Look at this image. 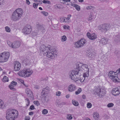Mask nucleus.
I'll list each match as a JSON object with an SVG mask.
<instances>
[{
    "label": "nucleus",
    "mask_w": 120,
    "mask_h": 120,
    "mask_svg": "<svg viewBox=\"0 0 120 120\" xmlns=\"http://www.w3.org/2000/svg\"><path fill=\"white\" fill-rule=\"evenodd\" d=\"M82 66V64L77 63L76 64V69L70 71L69 74L72 80L74 81H77L79 79L81 75V68Z\"/></svg>",
    "instance_id": "nucleus-1"
},
{
    "label": "nucleus",
    "mask_w": 120,
    "mask_h": 120,
    "mask_svg": "<svg viewBox=\"0 0 120 120\" xmlns=\"http://www.w3.org/2000/svg\"><path fill=\"white\" fill-rule=\"evenodd\" d=\"M18 112L15 109H9L6 112V118L7 120H15L18 117Z\"/></svg>",
    "instance_id": "nucleus-2"
},
{
    "label": "nucleus",
    "mask_w": 120,
    "mask_h": 120,
    "mask_svg": "<svg viewBox=\"0 0 120 120\" xmlns=\"http://www.w3.org/2000/svg\"><path fill=\"white\" fill-rule=\"evenodd\" d=\"M23 13L22 9L19 8L16 9L13 13L11 17V19L14 21L18 20L22 17Z\"/></svg>",
    "instance_id": "nucleus-3"
},
{
    "label": "nucleus",
    "mask_w": 120,
    "mask_h": 120,
    "mask_svg": "<svg viewBox=\"0 0 120 120\" xmlns=\"http://www.w3.org/2000/svg\"><path fill=\"white\" fill-rule=\"evenodd\" d=\"M33 73V71L30 69L24 68L22 71H20L18 74L22 77H29Z\"/></svg>",
    "instance_id": "nucleus-4"
},
{
    "label": "nucleus",
    "mask_w": 120,
    "mask_h": 120,
    "mask_svg": "<svg viewBox=\"0 0 120 120\" xmlns=\"http://www.w3.org/2000/svg\"><path fill=\"white\" fill-rule=\"evenodd\" d=\"M9 56V53L3 52L1 53L0 54V62H4L7 61Z\"/></svg>",
    "instance_id": "nucleus-5"
},
{
    "label": "nucleus",
    "mask_w": 120,
    "mask_h": 120,
    "mask_svg": "<svg viewBox=\"0 0 120 120\" xmlns=\"http://www.w3.org/2000/svg\"><path fill=\"white\" fill-rule=\"evenodd\" d=\"M57 50L54 49H52V51H47V56L49 58L51 59H54L55 57L56 56L57 54Z\"/></svg>",
    "instance_id": "nucleus-6"
},
{
    "label": "nucleus",
    "mask_w": 120,
    "mask_h": 120,
    "mask_svg": "<svg viewBox=\"0 0 120 120\" xmlns=\"http://www.w3.org/2000/svg\"><path fill=\"white\" fill-rule=\"evenodd\" d=\"M110 28L109 25L106 24H101L98 26V29L99 30L102 32L105 33L109 30Z\"/></svg>",
    "instance_id": "nucleus-7"
},
{
    "label": "nucleus",
    "mask_w": 120,
    "mask_h": 120,
    "mask_svg": "<svg viewBox=\"0 0 120 120\" xmlns=\"http://www.w3.org/2000/svg\"><path fill=\"white\" fill-rule=\"evenodd\" d=\"M7 43L10 47L15 49L18 48L21 45V42L19 41H15L12 43L9 41H8Z\"/></svg>",
    "instance_id": "nucleus-8"
},
{
    "label": "nucleus",
    "mask_w": 120,
    "mask_h": 120,
    "mask_svg": "<svg viewBox=\"0 0 120 120\" xmlns=\"http://www.w3.org/2000/svg\"><path fill=\"white\" fill-rule=\"evenodd\" d=\"M86 42L85 39H82L75 43V47L78 48L81 47L83 46Z\"/></svg>",
    "instance_id": "nucleus-9"
},
{
    "label": "nucleus",
    "mask_w": 120,
    "mask_h": 120,
    "mask_svg": "<svg viewBox=\"0 0 120 120\" xmlns=\"http://www.w3.org/2000/svg\"><path fill=\"white\" fill-rule=\"evenodd\" d=\"M94 91L97 94L100 95H103L105 93V90L103 89H101L100 87L97 86L95 87L94 90Z\"/></svg>",
    "instance_id": "nucleus-10"
},
{
    "label": "nucleus",
    "mask_w": 120,
    "mask_h": 120,
    "mask_svg": "<svg viewBox=\"0 0 120 120\" xmlns=\"http://www.w3.org/2000/svg\"><path fill=\"white\" fill-rule=\"evenodd\" d=\"M86 69V73H84L83 75V77L84 78V80L86 77H87L89 76V69L88 68V66L86 64H82V68H81V71H82L83 70Z\"/></svg>",
    "instance_id": "nucleus-11"
},
{
    "label": "nucleus",
    "mask_w": 120,
    "mask_h": 120,
    "mask_svg": "<svg viewBox=\"0 0 120 120\" xmlns=\"http://www.w3.org/2000/svg\"><path fill=\"white\" fill-rule=\"evenodd\" d=\"M116 72H114L113 71H110L108 74V76L112 79L113 81L116 82Z\"/></svg>",
    "instance_id": "nucleus-12"
},
{
    "label": "nucleus",
    "mask_w": 120,
    "mask_h": 120,
    "mask_svg": "<svg viewBox=\"0 0 120 120\" xmlns=\"http://www.w3.org/2000/svg\"><path fill=\"white\" fill-rule=\"evenodd\" d=\"M31 31V29L30 27L25 26L22 30V31L23 33L25 35L30 34Z\"/></svg>",
    "instance_id": "nucleus-13"
},
{
    "label": "nucleus",
    "mask_w": 120,
    "mask_h": 120,
    "mask_svg": "<svg viewBox=\"0 0 120 120\" xmlns=\"http://www.w3.org/2000/svg\"><path fill=\"white\" fill-rule=\"evenodd\" d=\"M112 94L115 96L118 95L120 93V87L113 88L112 92Z\"/></svg>",
    "instance_id": "nucleus-14"
},
{
    "label": "nucleus",
    "mask_w": 120,
    "mask_h": 120,
    "mask_svg": "<svg viewBox=\"0 0 120 120\" xmlns=\"http://www.w3.org/2000/svg\"><path fill=\"white\" fill-rule=\"evenodd\" d=\"M14 70L15 71H19L20 69L21 64L18 61H15L14 62Z\"/></svg>",
    "instance_id": "nucleus-15"
},
{
    "label": "nucleus",
    "mask_w": 120,
    "mask_h": 120,
    "mask_svg": "<svg viewBox=\"0 0 120 120\" xmlns=\"http://www.w3.org/2000/svg\"><path fill=\"white\" fill-rule=\"evenodd\" d=\"M86 35L89 39L91 40H94L97 37V35L95 33H93L91 34L89 33H88Z\"/></svg>",
    "instance_id": "nucleus-16"
},
{
    "label": "nucleus",
    "mask_w": 120,
    "mask_h": 120,
    "mask_svg": "<svg viewBox=\"0 0 120 120\" xmlns=\"http://www.w3.org/2000/svg\"><path fill=\"white\" fill-rule=\"evenodd\" d=\"M36 26L39 30H41L42 32L43 31L44 32L45 31V29L43 24H40L38 22H37L36 23Z\"/></svg>",
    "instance_id": "nucleus-17"
},
{
    "label": "nucleus",
    "mask_w": 120,
    "mask_h": 120,
    "mask_svg": "<svg viewBox=\"0 0 120 120\" xmlns=\"http://www.w3.org/2000/svg\"><path fill=\"white\" fill-rule=\"evenodd\" d=\"M46 48L47 47L43 45L41 46L40 48V51L42 52L44 55L47 52Z\"/></svg>",
    "instance_id": "nucleus-18"
},
{
    "label": "nucleus",
    "mask_w": 120,
    "mask_h": 120,
    "mask_svg": "<svg viewBox=\"0 0 120 120\" xmlns=\"http://www.w3.org/2000/svg\"><path fill=\"white\" fill-rule=\"evenodd\" d=\"M116 82H120V68H119L116 71Z\"/></svg>",
    "instance_id": "nucleus-19"
},
{
    "label": "nucleus",
    "mask_w": 120,
    "mask_h": 120,
    "mask_svg": "<svg viewBox=\"0 0 120 120\" xmlns=\"http://www.w3.org/2000/svg\"><path fill=\"white\" fill-rule=\"evenodd\" d=\"M25 92L27 96L30 97H32L33 94L31 91L29 89L27 88L25 90Z\"/></svg>",
    "instance_id": "nucleus-20"
},
{
    "label": "nucleus",
    "mask_w": 120,
    "mask_h": 120,
    "mask_svg": "<svg viewBox=\"0 0 120 120\" xmlns=\"http://www.w3.org/2000/svg\"><path fill=\"white\" fill-rule=\"evenodd\" d=\"M108 41V39L105 38L103 37L101 38L99 41V42L100 43L103 45H104L107 43Z\"/></svg>",
    "instance_id": "nucleus-21"
},
{
    "label": "nucleus",
    "mask_w": 120,
    "mask_h": 120,
    "mask_svg": "<svg viewBox=\"0 0 120 120\" xmlns=\"http://www.w3.org/2000/svg\"><path fill=\"white\" fill-rule=\"evenodd\" d=\"M76 89L75 86L73 84L70 85L68 87V89L69 91L72 92L75 90Z\"/></svg>",
    "instance_id": "nucleus-22"
},
{
    "label": "nucleus",
    "mask_w": 120,
    "mask_h": 120,
    "mask_svg": "<svg viewBox=\"0 0 120 120\" xmlns=\"http://www.w3.org/2000/svg\"><path fill=\"white\" fill-rule=\"evenodd\" d=\"M95 16L94 15L93 13L92 12H90V14L89 15V16L88 18V20L89 21H90L92 20L93 19L95 18Z\"/></svg>",
    "instance_id": "nucleus-23"
},
{
    "label": "nucleus",
    "mask_w": 120,
    "mask_h": 120,
    "mask_svg": "<svg viewBox=\"0 0 120 120\" xmlns=\"http://www.w3.org/2000/svg\"><path fill=\"white\" fill-rule=\"evenodd\" d=\"M71 5L75 8V9L78 11H79L80 9V7L78 5L73 3H71Z\"/></svg>",
    "instance_id": "nucleus-24"
},
{
    "label": "nucleus",
    "mask_w": 120,
    "mask_h": 120,
    "mask_svg": "<svg viewBox=\"0 0 120 120\" xmlns=\"http://www.w3.org/2000/svg\"><path fill=\"white\" fill-rule=\"evenodd\" d=\"M50 90V88L48 86H46L45 88H44L42 90V92H41L42 94H44L45 93H47L48 91H46V90L49 91Z\"/></svg>",
    "instance_id": "nucleus-25"
},
{
    "label": "nucleus",
    "mask_w": 120,
    "mask_h": 120,
    "mask_svg": "<svg viewBox=\"0 0 120 120\" xmlns=\"http://www.w3.org/2000/svg\"><path fill=\"white\" fill-rule=\"evenodd\" d=\"M88 56L89 57L91 58V59H93L95 57V56L93 53L90 52L88 54Z\"/></svg>",
    "instance_id": "nucleus-26"
},
{
    "label": "nucleus",
    "mask_w": 120,
    "mask_h": 120,
    "mask_svg": "<svg viewBox=\"0 0 120 120\" xmlns=\"http://www.w3.org/2000/svg\"><path fill=\"white\" fill-rule=\"evenodd\" d=\"M99 116V114L97 112H95L93 115L94 118L95 119H96Z\"/></svg>",
    "instance_id": "nucleus-27"
},
{
    "label": "nucleus",
    "mask_w": 120,
    "mask_h": 120,
    "mask_svg": "<svg viewBox=\"0 0 120 120\" xmlns=\"http://www.w3.org/2000/svg\"><path fill=\"white\" fill-rule=\"evenodd\" d=\"M86 8L87 10H93L95 8L93 6H87L86 7Z\"/></svg>",
    "instance_id": "nucleus-28"
},
{
    "label": "nucleus",
    "mask_w": 120,
    "mask_h": 120,
    "mask_svg": "<svg viewBox=\"0 0 120 120\" xmlns=\"http://www.w3.org/2000/svg\"><path fill=\"white\" fill-rule=\"evenodd\" d=\"M2 81L3 82H8V78L6 76H4L3 79Z\"/></svg>",
    "instance_id": "nucleus-29"
},
{
    "label": "nucleus",
    "mask_w": 120,
    "mask_h": 120,
    "mask_svg": "<svg viewBox=\"0 0 120 120\" xmlns=\"http://www.w3.org/2000/svg\"><path fill=\"white\" fill-rule=\"evenodd\" d=\"M14 86L13 85H12L11 84H10L9 86V87L10 88V89L13 91H15L16 90V89L14 88Z\"/></svg>",
    "instance_id": "nucleus-30"
},
{
    "label": "nucleus",
    "mask_w": 120,
    "mask_h": 120,
    "mask_svg": "<svg viewBox=\"0 0 120 120\" xmlns=\"http://www.w3.org/2000/svg\"><path fill=\"white\" fill-rule=\"evenodd\" d=\"M72 102L73 104L75 106H78V105L79 104L77 101L72 100Z\"/></svg>",
    "instance_id": "nucleus-31"
},
{
    "label": "nucleus",
    "mask_w": 120,
    "mask_h": 120,
    "mask_svg": "<svg viewBox=\"0 0 120 120\" xmlns=\"http://www.w3.org/2000/svg\"><path fill=\"white\" fill-rule=\"evenodd\" d=\"M67 38L66 36L64 35L61 37V41H66Z\"/></svg>",
    "instance_id": "nucleus-32"
},
{
    "label": "nucleus",
    "mask_w": 120,
    "mask_h": 120,
    "mask_svg": "<svg viewBox=\"0 0 120 120\" xmlns=\"http://www.w3.org/2000/svg\"><path fill=\"white\" fill-rule=\"evenodd\" d=\"M60 21L62 22H66L67 21H65V17H62L60 19Z\"/></svg>",
    "instance_id": "nucleus-33"
},
{
    "label": "nucleus",
    "mask_w": 120,
    "mask_h": 120,
    "mask_svg": "<svg viewBox=\"0 0 120 120\" xmlns=\"http://www.w3.org/2000/svg\"><path fill=\"white\" fill-rule=\"evenodd\" d=\"M82 91V90L80 88H79L75 92V94L78 95Z\"/></svg>",
    "instance_id": "nucleus-34"
},
{
    "label": "nucleus",
    "mask_w": 120,
    "mask_h": 120,
    "mask_svg": "<svg viewBox=\"0 0 120 120\" xmlns=\"http://www.w3.org/2000/svg\"><path fill=\"white\" fill-rule=\"evenodd\" d=\"M38 31H34V32H33L32 33V34L33 36H35L36 35L38 34Z\"/></svg>",
    "instance_id": "nucleus-35"
},
{
    "label": "nucleus",
    "mask_w": 120,
    "mask_h": 120,
    "mask_svg": "<svg viewBox=\"0 0 120 120\" xmlns=\"http://www.w3.org/2000/svg\"><path fill=\"white\" fill-rule=\"evenodd\" d=\"M67 119L69 120H71L72 118V117L71 115L70 114L67 115Z\"/></svg>",
    "instance_id": "nucleus-36"
},
{
    "label": "nucleus",
    "mask_w": 120,
    "mask_h": 120,
    "mask_svg": "<svg viewBox=\"0 0 120 120\" xmlns=\"http://www.w3.org/2000/svg\"><path fill=\"white\" fill-rule=\"evenodd\" d=\"M27 103L26 104V105L27 106H28L30 103V101L29 99L28 98H26L25 99Z\"/></svg>",
    "instance_id": "nucleus-37"
},
{
    "label": "nucleus",
    "mask_w": 120,
    "mask_h": 120,
    "mask_svg": "<svg viewBox=\"0 0 120 120\" xmlns=\"http://www.w3.org/2000/svg\"><path fill=\"white\" fill-rule=\"evenodd\" d=\"M5 30L7 32H9L10 31V29L9 27L8 26H6L5 27Z\"/></svg>",
    "instance_id": "nucleus-38"
},
{
    "label": "nucleus",
    "mask_w": 120,
    "mask_h": 120,
    "mask_svg": "<svg viewBox=\"0 0 120 120\" xmlns=\"http://www.w3.org/2000/svg\"><path fill=\"white\" fill-rule=\"evenodd\" d=\"M48 110L45 109H44L42 111V114L44 115L48 113Z\"/></svg>",
    "instance_id": "nucleus-39"
},
{
    "label": "nucleus",
    "mask_w": 120,
    "mask_h": 120,
    "mask_svg": "<svg viewBox=\"0 0 120 120\" xmlns=\"http://www.w3.org/2000/svg\"><path fill=\"white\" fill-rule=\"evenodd\" d=\"M17 82L15 81H12L10 83V84H11L12 85H13L14 86H15L17 85Z\"/></svg>",
    "instance_id": "nucleus-40"
},
{
    "label": "nucleus",
    "mask_w": 120,
    "mask_h": 120,
    "mask_svg": "<svg viewBox=\"0 0 120 120\" xmlns=\"http://www.w3.org/2000/svg\"><path fill=\"white\" fill-rule=\"evenodd\" d=\"M114 105V104L112 103H110L108 104L107 105L108 107L110 108L113 107Z\"/></svg>",
    "instance_id": "nucleus-41"
},
{
    "label": "nucleus",
    "mask_w": 120,
    "mask_h": 120,
    "mask_svg": "<svg viewBox=\"0 0 120 120\" xmlns=\"http://www.w3.org/2000/svg\"><path fill=\"white\" fill-rule=\"evenodd\" d=\"M41 13L45 16H47L48 15V13L45 11H41Z\"/></svg>",
    "instance_id": "nucleus-42"
},
{
    "label": "nucleus",
    "mask_w": 120,
    "mask_h": 120,
    "mask_svg": "<svg viewBox=\"0 0 120 120\" xmlns=\"http://www.w3.org/2000/svg\"><path fill=\"white\" fill-rule=\"evenodd\" d=\"M34 104L37 106H39L40 105V103L38 101H34Z\"/></svg>",
    "instance_id": "nucleus-43"
},
{
    "label": "nucleus",
    "mask_w": 120,
    "mask_h": 120,
    "mask_svg": "<svg viewBox=\"0 0 120 120\" xmlns=\"http://www.w3.org/2000/svg\"><path fill=\"white\" fill-rule=\"evenodd\" d=\"M3 105V102L1 100H0V108H2Z\"/></svg>",
    "instance_id": "nucleus-44"
},
{
    "label": "nucleus",
    "mask_w": 120,
    "mask_h": 120,
    "mask_svg": "<svg viewBox=\"0 0 120 120\" xmlns=\"http://www.w3.org/2000/svg\"><path fill=\"white\" fill-rule=\"evenodd\" d=\"M87 106L88 108H90L92 106V104L90 103H88L87 104Z\"/></svg>",
    "instance_id": "nucleus-45"
},
{
    "label": "nucleus",
    "mask_w": 120,
    "mask_h": 120,
    "mask_svg": "<svg viewBox=\"0 0 120 120\" xmlns=\"http://www.w3.org/2000/svg\"><path fill=\"white\" fill-rule=\"evenodd\" d=\"M30 118L29 116H26L25 118V120H30Z\"/></svg>",
    "instance_id": "nucleus-46"
},
{
    "label": "nucleus",
    "mask_w": 120,
    "mask_h": 120,
    "mask_svg": "<svg viewBox=\"0 0 120 120\" xmlns=\"http://www.w3.org/2000/svg\"><path fill=\"white\" fill-rule=\"evenodd\" d=\"M46 49H47V51H48V50H49V51H52V49L51 47H47Z\"/></svg>",
    "instance_id": "nucleus-47"
},
{
    "label": "nucleus",
    "mask_w": 120,
    "mask_h": 120,
    "mask_svg": "<svg viewBox=\"0 0 120 120\" xmlns=\"http://www.w3.org/2000/svg\"><path fill=\"white\" fill-rule=\"evenodd\" d=\"M42 2L44 4H46V3H49V1L48 0H43L42 1Z\"/></svg>",
    "instance_id": "nucleus-48"
},
{
    "label": "nucleus",
    "mask_w": 120,
    "mask_h": 120,
    "mask_svg": "<svg viewBox=\"0 0 120 120\" xmlns=\"http://www.w3.org/2000/svg\"><path fill=\"white\" fill-rule=\"evenodd\" d=\"M30 109L31 110H33L34 109H35L34 106L33 105H31L30 107Z\"/></svg>",
    "instance_id": "nucleus-49"
},
{
    "label": "nucleus",
    "mask_w": 120,
    "mask_h": 120,
    "mask_svg": "<svg viewBox=\"0 0 120 120\" xmlns=\"http://www.w3.org/2000/svg\"><path fill=\"white\" fill-rule=\"evenodd\" d=\"M61 94V93L60 91H58L56 93V95L57 96H59Z\"/></svg>",
    "instance_id": "nucleus-50"
},
{
    "label": "nucleus",
    "mask_w": 120,
    "mask_h": 120,
    "mask_svg": "<svg viewBox=\"0 0 120 120\" xmlns=\"http://www.w3.org/2000/svg\"><path fill=\"white\" fill-rule=\"evenodd\" d=\"M38 4H36L35 3H34L33 4V7L34 8H37L38 6Z\"/></svg>",
    "instance_id": "nucleus-51"
},
{
    "label": "nucleus",
    "mask_w": 120,
    "mask_h": 120,
    "mask_svg": "<svg viewBox=\"0 0 120 120\" xmlns=\"http://www.w3.org/2000/svg\"><path fill=\"white\" fill-rule=\"evenodd\" d=\"M4 2V0H0V5L3 4Z\"/></svg>",
    "instance_id": "nucleus-52"
},
{
    "label": "nucleus",
    "mask_w": 120,
    "mask_h": 120,
    "mask_svg": "<svg viewBox=\"0 0 120 120\" xmlns=\"http://www.w3.org/2000/svg\"><path fill=\"white\" fill-rule=\"evenodd\" d=\"M29 62V60H28L27 59H25V60H24L23 61V62H26V64H27V63H28V62Z\"/></svg>",
    "instance_id": "nucleus-53"
},
{
    "label": "nucleus",
    "mask_w": 120,
    "mask_h": 120,
    "mask_svg": "<svg viewBox=\"0 0 120 120\" xmlns=\"http://www.w3.org/2000/svg\"><path fill=\"white\" fill-rule=\"evenodd\" d=\"M61 102L60 101H59L58 100H57L56 101V104L58 105L59 106V105H60V103Z\"/></svg>",
    "instance_id": "nucleus-54"
},
{
    "label": "nucleus",
    "mask_w": 120,
    "mask_h": 120,
    "mask_svg": "<svg viewBox=\"0 0 120 120\" xmlns=\"http://www.w3.org/2000/svg\"><path fill=\"white\" fill-rule=\"evenodd\" d=\"M19 80L22 84L24 83V81L21 79H19Z\"/></svg>",
    "instance_id": "nucleus-55"
},
{
    "label": "nucleus",
    "mask_w": 120,
    "mask_h": 120,
    "mask_svg": "<svg viewBox=\"0 0 120 120\" xmlns=\"http://www.w3.org/2000/svg\"><path fill=\"white\" fill-rule=\"evenodd\" d=\"M44 100L46 102H47L48 100V98L46 97H45L44 98Z\"/></svg>",
    "instance_id": "nucleus-56"
},
{
    "label": "nucleus",
    "mask_w": 120,
    "mask_h": 120,
    "mask_svg": "<svg viewBox=\"0 0 120 120\" xmlns=\"http://www.w3.org/2000/svg\"><path fill=\"white\" fill-rule=\"evenodd\" d=\"M34 114V112H30L29 113V115H33Z\"/></svg>",
    "instance_id": "nucleus-57"
},
{
    "label": "nucleus",
    "mask_w": 120,
    "mask_h": 120,
    "mask_svg": "<svg viewBox=\"0 0 120 120\" xmlns=\"http://www.w3.org/2000/svg\"><path fill=\"white\" fill-rule=\"evenodd\" d=\"M26 3L28 5H29L30 3V2L29 0H26Z\"/></svg>",
    "instance_id": "nucleus-58"
},
{
    "label": "nucleus",
    "mask_w": 120,
    "mask_h": 120,
    "mask_svg": "<svg viewBox=\"0 0 120 120\" xmlns=\"http://www.w3.org/2000/svg\"><path fill=\"white\" fill-rule=\"evenodd\" d=\"M115 36L118 38H120V33H119L117 36Z\"/></svg>",
    "instance_id": "nucleus-59"
},
{
    "label": "nucleus",
    "mask_w": 120,
    "mask_h": 120,
    "mask_svg": "<svg viewBox=\"0 0 120 120\" xmlns=\"http://www.w3.org/2000/svg\"><path fill=\"white\" fill-rule=\"evenodd\" d=\"M65 104V103L64 102H60V105H59V106H61V105H64Z\"/></svg>",
    "instance_id": "nucleus-60"
},
{
    "label": "nucleus",
    "mask_w": 120,
    "mask_h": 120,
    "mask_svg": "<svg viewBox=\"0 0 120 120\" xmlns=\"http://www.w3.org/2000/svg\"><path fill=\"white\" fill-rule=\"evenodd\" d=\"M34 87L36 89H39V87L37 85H35L34 86Z\"/></svg>",
    "instance_id": "nucleus-61"
},
{
    "label": "nucleus",
    "mask_w": 120,
    "mask_h": 120,
    "mask_svg": "<svg viewBox=\"0 0 120 120\" xmlns=\"http://www.w3.org/2000/svg\"><path fill=\"white\" fill-rule=\"evenodd\" d=\"M24 86L26 87H28V85L27 84H26L24 83L23 84Z\"/></svg>",
    "instance_id": "nucleus-62"
},
{
    "label": "nucleus",
    "mask_w": 120,
    "mask_h": 120,
    "mask_svg": "<svg viewBox=\"0 0 120 120\" xmlns=\"http://www.w3.org/2000/svg\"><path fill=\"white\" fill-rule=\"evenodd\" d=\"M82 98L83 99H85L86 98V96L85 95L83 94L82 96Z\"/></svg>",
    "instance_id": "nucleus-63"
},
{
    "label": "nucleus",
    "mask_w": 120,
    "mask_h": 120,
    "mask_svg": "<svg viewBox=\"0 0 120 120\" xmlns=\"http://www.w3.org/2000/svg\"><path fill=\"white\" fill-rule=\"evenodd\" d=\"M66 97L67 98H68L70 97V95L69 94H67L66 95Z\"/></svg>",
    "instance_id": "nucleus-64"
}]
</instances>
